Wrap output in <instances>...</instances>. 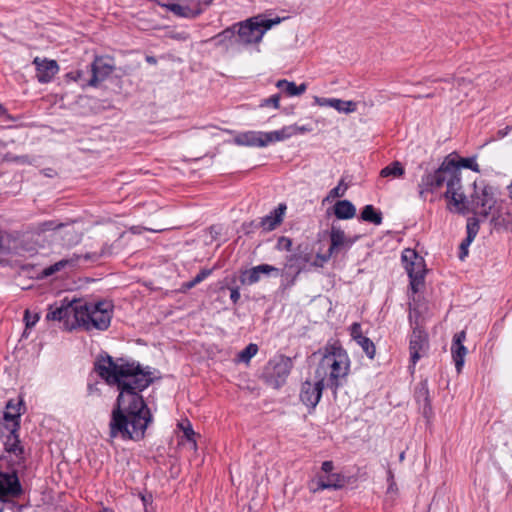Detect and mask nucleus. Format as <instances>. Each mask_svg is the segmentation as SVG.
Here are the masks:
<instances>
[{
	"instance_id": "obj_22",
	"label": "nucleus",
	"mask_w": 512,
	"mask_h": 512,
	"mask_svg": "<svg viewBox=\"0 0 512 512\" xmlns=\"http://www.w3.org/2000/svg\"><path fill=\"white\" fill-rule=\"evenodd\" d=\"M334 214L338 219H351L356 214V208L349 200H339L334 205Z\"/></svg>"
},
{
	"instance_id": "obj_11",
	"label": "nucleus",
	"mask_w": 512,
	"mask_h": 512,
	"mask_svg": "<svg viewBox=\"0 0 512 512\" xmlns=\"http://www.w3.org/2000/svg\"><path fill=\"white\" fill-rule=\"evenodd\" d=\"M114 70V66L110 59L105 57H96L91 64V78L87 82L82 83V88L96 87L104 81Z\"/></svg>"
},
{
	"instance_id": "obj_12",
	"label": "nucleus",
	"mask_w": 512,
	"mask_h": 512,
	"mask_svg": "<svg viewBox=\"0 0 512 512\" xmlns=\"http://www.w3.org/2000/svg\"><path fill=\"white\" fill-rule=\"evenodd\" d=\"M324 388H326V385L318 379L314 383L310 381L304 382L300 392L302 403L307 407L315 408L321 399Z\"/></svg>"
},
{
	"instance_id": "obj_43",
	"label": "nucleus",
	"mask_w": 512,
	"mask_h": 512,
	"mask_svg": "<svg viewBox=\"0 0 512 512\" xmlns=\"http://www.w3.org/2000/svg\"><path fill=\"white\" fill-rule=\"evenodd\" d=\"M459 165L463 168H468V169H471L476 172L479 171L478 164L476 163V161L473 158H462L459 161Z\"/></svg>"
},
{
	"instance_id": "obj_34",
	"label": "nucleus",
	"mask_w": 512,
	"mask_h": 512,
	"mask_svg": "<svg viewBox=\"0 0 512 512\" xmlns=\"http://www.w3.org/2000/svg\"><path fill=\"white\" fill-rule=\"evenodd\" d=\"M347 189H348V186H347V184L344 183V180L343 179L340 180L338 185L329 191L326 200L344 196Z\"/></svg>"
},
{
	"instance_id": "obj_60",
	"label": "nucleus",
	"mask_w": 512,
	"mask_h": 512,
	"mask_svg": "<svg viewBox=\"0 0 512 512\" xmlns=\"http://www.w3.org/2000/svg\"><path fill=\"white\" fill-rule=\"evenodd\" d=\"M403 459H404V453H401L400 460H403Z\"/></svg>"
},
{
	"instance_id": "obj_37",
	"label": "nucleus",
	"mask_w": 512,
	"mask_h": 512,
	"mask_svg": "<svg viewBox=\"0 0 512 512\" xmlns=\"http://www.w3.org/2000/svg\"><path fill=\"white\" fill-rule=\"evenodd\" d=\"M280 94H274L268 98L261 100L259 106L260 107H273L274 109H278L280 107Z\"/></svg>"
},
{
	"instance_id": "obj_14",
	"label": "nucleus",
	"mask_w": 512,
	"mask_h": 512,
	"mask_svg": "<svg viewBox=\"0 0 512 512\" xmlns=\"http://www.w3.org/2000/svg\"><path fill=\"white\" fill-rule=\"evenodd\" d=\"M33 64L36 68V78L40 83H49L59 71V65L55 60L35 57Z\"/></svg>"
},
{
	"instance_id": "obj_5",
	"label": "nucleus",
	"mask_w": 512,
	"mask_h": 512,
	"mask_svg": "<svg viewBox=\"0 0 512 512\" xmlns=\"http://www.w3.org/2000/svg\"><path fill=\"white\" fill-rule=\"evenodd\" d=\"M23 402L22 400L14 401L10 400L6 404L3 419L5 421L6 428L10 431L4 443V449L6 450V457L9 458L13 463L19 464L22 461V454L24 448L20 444V440L17 431L20 428V417L22 414Z\"/></svg>"
},
{
	"instance_id": "obj_21",
	"label": "nucleus",
	"mask_w": 512,
	"mask_h": 512,
	"mask_svg": "<svg viewBox=\"0 0 512 512\" xmlns=\"http://www.w3.org/2000/svg\"><path fill=\"white\" fill-rule=\"evenodd\" d=\"M276 87L283 91L289 97L300 96L307 90V85L305 83L296 85L295 82L288 81L286 79L278 80L276 82Z\"/></svg>"
},
{
	"instance_id": "obj_54",
	"label": "nucleus",
	"mask_w": 512,
	"mask_h": 512,
	"mask_svg": "<svg viewBox=\"0 0 512 512\" xmlns=\"http://www.w3.org/2000/svg\"><path fill=\"white\" fill-rule=\"evenodd\" d=\"M146 61L149 63V64H156L157 61H156V58L153 57V56H147L146 57Z\"/></svg>"
},
{
	"instance_id": "obj_36",
	"label": "nucleus",
	"mask_w": 512,
	"mask_h": 512,
	"mask_svg": "<svg viewBox=\"0 0 512 512\" xmlns=\"http://www.w3.org/2000/svg\"><path fill=\"white\" fill-rule=\"evenodd\" d=\"M453 87L456 88V90L459 92L451 97V99H459L460 93H463L464 95H467V88L471 85L470 81L461 78L457 79L453 84Z\"/></svg>"
},
{
	"instance_id": "obj_7",
	"label": "nucleus",
	"mask_w": 512,
	"mask_h": 512,
	"mask_svg": "<svg viewBox=\"0 0 512 512\" xmlns=\"http://www.w3.org/2000/svg\"><path fill=\"white\" fill-rule=\"evenodd\" d=\"M282 19L278 16L275 18H266L263 15L252 17L240 24L238 37L244 44L259 43L266 31L281 23Z\"/></svg>"
},
{
	"instance_id": "obj_8",
	"label": "nucleus",
	"mask_w": 512,
	"mask_h": 512,
	"mask_svg": "<svg viewBox=\"0 0 512 512\" xmlns=\"http://www.w3.org/2000/svg\"><path fill=\"white\" fill-rule=\"evenodd\" d=\"M402 262L410 278V286L413 293H417L424 284L425 261L412 249H405L402 252Z\"/></svg>"
},
{
	"instance_id": "obj_28",
	"label": "nucleus",
	"mask_w": 512,
	"mask_h": 512,
	"mask_svg": "<svg viewBox=\"0 0 512 512\" xmlns=\"http://www.w3.org/2000/svg\"><path fill=\"white\" fill-rule=\"evenodd\" d=\"M361 219L375 225H380L382 223V214L376 211L372 205H366L361 212Z\"/></svg>"
},
{
	"instance_id": "obj_18",
	"label": "nucleus",
	"mask_w": 512,
	"mask_h": 512,
	"mask_svg": "<svg viewBox=\"0 0 512 512\" xmlns=\"http://www.w3.org/2000/svg\"><path fill=\"white\" fill-rule=\"evenodd\" d=\"M272 272H275L276 274L279 273V269L269 265V264H261L255 267H252L251 269L246 270L242 276H241V283L252 285L257 283L262 275H269Z\"/></svg>"
},
{
	"instance_id": "obj_26",
	"label": "nucleus",
	"mask_w": 512,
	"mask_h": 512,
	"mask_svg": "<svg viewBox=\"0 0 512 512\" xmlns=\"http://www.w3.org/2000/svg\"><path fill=\"white\" fill-rule=\"evenodd\" d=\"M21 251L22 249L12 251L10 248L0 243V263L20 264L21 261L18 259V256H22Z\"/></svg>"
},
{
	"instance_id": "obj_9",
	"label": "nucleus",
	"mask_w": 512,
	"mask_h": 512,
	"mask_svg": "<svg viewBox=\"0 0 512 512\" xmlns=\"http://www.w3.org/2000/svg\"><path fill=\"white\" fill-rule=\"evenodd\" d=\"M291 363L288 358L280 357L270 360L264 368L263 378L274 388H279L290 373Z\"/></svg>"
},
{
	"instance_id": "obj_10",
	"label": "nucleus",
	"mask_w": 512,
	"mask_h": 512,
	"mask_svg": "<svg viewBox=\"0 0 512 512\" xmlns=\"http://www.w3.org/2000/svg\"><path fill=\"white\" fill-rule=\"evenodd\" d=\"M410 360L413 366L425 357L429 350V340L427 333L417 324L413 326V331L409 341Z\"/></svg>"
},
{
	"instance_id": "obj_49",
	"label": "nucleus",
	"mask_w": 512,
	"mask_h": 512,
	"mask_svg": "<svg viewBox=\"0 0 512 512\" xmlns=\"http://www.w3.org/2000/svg\"><path fill=\"white\" fill-rule=\"evenodd\" d=\"M230 291H231L230 299L232 300L233 303H237L238 300L240 299L239 289L238 288H231Z\"/></svg>"
},
{
	"instance_id": "obj_42",
	"label": "nucleus",
	"mask_w": 512,
	"mask_h": 512,
	"mask_svg": "<svg viewBox=\"0 0 512 512\" xmlns=\"http://www.w3.org/2000/svg\"><path fill=\"white\" fill-rule=\"evenodd\" d=\"M289 128H290V132H291V136H295V135H300V134H305V133H308V132H311L312 131V127L309 126V125H297V124H293V125H289Z\"/></svg>"
},
{
	"instance_id": "obj_24",
	"label": "nucleus",
	"mask_w": 512,
	"mask_h": 512,
	"mask_svg": "<svg viewBox=\"0 0 512 512\" xmlns=\"http://www.w3.org/2000/svg\"><path fill=\"white\" fill-rule=\"evenodd\" d=\"M291 137L292 136H291L289 125L284 126L279 130L264 132V139H265L266 146H268L269 144L275 143V142H281V141L287 140Z\"/></svg>"
},
{
	"instance_id": "obj_17",
	"label": "nucleus",
	"mask_w": 512,
	"mask_h": 512,
	"mask_svg": "<svg viewBox=\"0 0 512 512\" xmlns=\"http://www.w3.org/2000/svg\"><path fill=\"white\" fill-rule=\"evenodd\" d=\"M465 339H466L465 331H460L454 335L452 345H451L452 358H453V361L455 363V367H456V370L458 373L461 372V370L464 366L465 357L467 354V349L463 345V342L465 341Z\"/></svg>"
},
{
	"instance_id": "obj_25",
	"label": "nucleus",
	"mask_w": 512,
	"mask_h": 512,
	"mask_svg": "<svg viewBox=\"0 0 512 512\" xmlns=\"http://www.w3.org/2000/svg\"><path fill=\"white\" fill-rule=\"evenodd\" d=\"M405 174V168L399 161H393L380 171V176L383 178L397 179Z\"/></svg>"
},
{
	"instance_id": "obj_16",
	"label": "nucleus",
	"mask_w": 512,
	"mask_h": 512,
	"mask_svg": "<svg viewBox=\"0 0 512 512\" xmlns=\"http://www.w3.org/2000/svg\"><path fill=\"white\" fill-rule=\"evenodd\" d=\"M473 205L478 214L487 216L495 205V198L490 187H484L480 192H477Z\"/></svg>"
},
{
	"instance_id": "obj_53",
	"label": "nucleus",
	"mask_w": 512,
	"mask_h": 512,
	"mask_svg": "<svg viewBox=\"0 0 512 512\" xmlns=\"http://www.w3.org/2000/svg\"><path fill=\"white\" fill-rule=\"evenodd\" d=\"M157 1H158L159 5H161L162 7L167 8V9H168L169 4L172 3L169 0H157Z\"/></svg>"
},
{
	"instance_id": "obj_50",
	"label": "nucleus",
	"mask_w": 512,
	"mask_h": 512,
	"mask_svg": "<svg viewBox=\"0 0 512 512\" xmlns=\"http://www.w3.org/2000/svg\"><path fill=\"white\" fill-rule=\"evenodd\" d=\"M333 462L332 461H324L322 463L321 469L325 473H330L333 470Z\"/></svg>"
},
{
	"instance_id": "obj_30",
	"label": "nucleus",
	"mask_w": 512,
	"mask_h": 512,
	"mask_svg": "<svg viewBox=\"0 0 512 512\" xmlns=\"http://www.w3.org/2000/svg\"><path fill=\"white\" fill-rule=\"evenodd\" d=\"M356 343L362 348L369 359H373L375 357V345L368 337H358Z\"/></svg>"
},
{
	"instance_id": "obj_41",
	"label": "nucleus",
	"mask_w": 512,
	"mask_h": 512,
	"mask_svg": "<svg viewBox=\"0 0 512 512\" xmlns=\"http://www.w3.org/2000/svg\"><path fill=\"white\" fill-rule=\"evenodd\" d=\"M292 240L288 237L281 236L277 240L276 249L279 251H290Z\"/></svg>"
},
{
	"instance_id": "obj_29",
	"label": "nucleus",
	"mask_w": 512,
	"mask_h": 512,
	"mask_svg": "<svg viewBox=\"0 0 512 512\" xmlns=\"http://www.w3.org/2000/svg\"><path fill=\"white\" fill-rule=\"evenodd\" d=\"M332 108L337 110L340 113L349 114L355 112L357 109V104L351 100H342L338 98H333Z\"/></svg>"
},
{
	"instance_id": "obj_1",
	"label": "nucleus",
	"mask_w": 512,
	"mask_h": 512,
	"mask_svg": "<svg viewBox=\"0 0 512 512\" xmlns=\"http://www.w3.org/2000/svg\"><path fill=\"white\" fill-rule=\"evenodd\" d=\"M95 370L107 384L116 385L120 391L111 413L110 437L142 439L152 416L139 393L152 383L150 373L144 372L139 365L114 361L110 356L99 359Z\"/></svg>"
},
{
	"instance_id": "obj_47",
	"label": "nucleus",
	"mask_w": 512,
	"mask_h": 512,
	"mask_svg": "<svg viewBox=\"0 0 512 512\" xmlns=\"http://www.w3.org/2000/svg\"><path fill=\"white\" fill-rule=\"evenodd\" d=\"M314 103L318 106L332 107L333 98L314 97Z\"/></svg>"
},
{
	"instance_id": "obj_48",
	"label": "nucleus",
	"mask_w": 512,
	"mask_h": 512,
	"mask_svg": "<svg viewBox=\"0 0 512 512\" xmlns=\"http://www.w3.org/2000/svg\"><path fill=\"white\" fill-rule=\"evenodd\" d=\"M478 233V224L477 222H468L467 223V236L475 238Z\"/></svg>"
},
{
	"instance_id": "obj_6",
	"label": "nucleus",
	"mask_w": 512,
	"mask_h": 512,
	"mask_svg": "<svg viewBox=\"0 0 512 512\" xmlns=\"http://www.w3.org/2000/svg\"><path fill=\"white\" fill-rule=\"evenodd\" d=\"M24 453L19 464L6 457V450L0 456V501L6 502L22 494V486L17 476L18 469L24 466Z\"/></svg>"
},
{
	"instance_id": "obj_57",
	"label": "nucleus",
	"mask_w": 512,
	"mask_h": 512,
	"mask_svg": "<svg viewBox=\"0 0 512 512\" xmlns=\"http://www.w3.org/2000/svg\"><path fill=\"white\" fill-rule=\"evenodd\" d=\"M508 191H509V196L510 198L512 199V182L510 183V185L508 186Z\"/></svg>"
},
{
	"instance_id": "obj_4",
	"label": "nucleus",
	"mask_w": 512,
	"mask_h": 512,
	"mask_svg": "<svg viewBox=\"0 0 512 512\" xmlns=\"http://www.w3.org/2000/svg\"><path fill=\"white\" fill-rule=\"evenodd\" d=\"M321 354L315 369V379L322 381L326 388L336 392L350 372V358L347 351L337 342L328 343Z\"/></svg>"
},
{
	"instance_id": "obj_51",
	"label": "nucleus",
	"mask_w": 512,
	"mask_h": 512,
	"mask_svg": "<svg viewBox=\"0 0 512 512\" xmlns=\"http://www.w3.org/2000/svg\"><path fill=\"white\" fill-rule=\"evenodd\" d=\"M468 247L466 245V243L462 242L461 245H460V249H461V254H460V259H464L465 256H467L468 254Z\"/></svg>"
},
{
	"instance_id": "obj_45",
	"label": "nucleus",
	"mask_w": 512,
	"mask_h": 512,
	"mask_svg": "<svg viewBox=\"0 0 512 512\" xmlns=\"http://www.w3.org/2000/svg\"><path fill=\"white\" fill-rule=\"evenodd\" d=\"M350 335L353 340L356 342L358 337H364L361 329V325L359 323H353L350 328Z\"/></svg>"
},
{
	"instance_id": "obj_35",
	"label": "nucleus",
	"mask_w": 512,
	"mask_h": 512,
	"mask_svg": "<svg viewBox=\"0 0 512 512\" xmlns=\"http://www.w3.org/2000/svg\"><path fill=\"white\" fill-rule=\"evenodd\" d=\"M64 225H65L64 223L59 222L57 220H49V221L40 223L37 227V231L39 233H43V232L52 231V230L62 228V227H64Z\"/></svg>"
},
{
	"instance_id": "obj_19",
	"label": "nucleus",
	"mask_w": 512,
	"mask_h": 512,
	"mask_svg": "<svg viewBox=\"0 0 512 512\" xmlns=\"http://www.w3.org/2000/svg\"><path fill=\"white\" fill-rule=\"evenodd\" d=\"M234 142L240 146L266 147L263 131H246L235 136Z\"/></svg>"
},
{
	"instance_id": "obj_55",
	"label": "nucleus",
	"mask_w": 512,
	"mask_h": 512,
	"mask_svg": "<svg viewBox=\"0 0 512 512\" xmlns=\"http://www.w3.org/2000/svg\"><path fill=\"white\" fill-rule=\"evenodd\" d=\"M473 240H474L473 237L467 236L463 242L466 243L467 246H469Z\"/></svg>"
},
{
	"instance_id": "obj_44",
	"label": "nucleus",
	"mask_w": 512,
	"mask_h": 512,
	"mask_svg": "<svg viewBox=\"0 0 512 512\" xmlns=\"http://www.w3.org/2000/svg\"><path fill=\"white\" fill-rule=\"evenodd\" d=\"M388 488H387V494H396L397 492V485L394 481V475L391 470H388Z\"/></svg>"
},
{
	"instance_id": "obj_32",
	"label": "nucleus",
	"mask_w": 512,
	"mask_h": 512,
	"mask_svg": "<svg viewBox=\"0 0 512 512\" xmlns=\"http://www.w3.org/2000/svg\"><path fill=\"white\" fill-rule=\"evenodd\" d=\"M72 263H73V260L62 259V260L54 263L53 265L46 267L43 270V275L46 277L51 276V275L55 274L56 272H59L60 270L65 268L67 265H70Z\"/></svg>"
},
{
	"instance_id": "obj_40",
	"label": "nucleus",
	"mask_w": 512,
	"mask_h": 512,
	"mask_svg": "<svg viewBox=\"0 0 512 512\" xmlns=\"http://www.w3.org/2000/svg\"><path fill=\"white\" fill-rule=\"evenodd\" d=\"M179 426L182 429L184 436L187 438V440L193 441L194 445H196V442L194 439L195 432L193 431V428H192L190 422L186 420L185 422L180 423Z\"/></svg>"
},
{
	"instance_id": "obj_27",
	"label": "nucleus",
	"mask_w": 512,
	"mask_h": 512,
	"mask_svg": "<svg viewBox=\"0 0 512 512\" xmlns=\"http://www.w3.org/2000/svg\"><path fill=\"white\" fill-rule=\"evenodd\" d=\"M235 37V31L232 28H227L217 35L211 37L207 42L214 43L215 46H227Z\"/></svg>"
},
{
	"instance_id": "obj_52",
	"label": "nucleus",
	"mask_w": 512,
	"mask_h": 512,
	"mask_svg": "<svg viewBox=\"0 0 512 512\" xmlns=\"http://www.w3.org/2000/svg\"><path fill=\"white\" fill-rule=\"evenodd\" d=\"M193 287H195V284L190 280L182 284L181 291L185 292L187 290L192 289Z\"/></svg>"
},
{
	"instance_id": "obj_23",
	"label": "nucleus",
	"mask_w": 512,
	"mask_h": 512,
	"mask_svg": "<svg viewBox=\"0 0 512 512\" xmlns=\"http://www.w3.org/2000/svg\"><path fill=\"white\" fill-rule=\"evenodd\" d=\"M343 478L339 474H332L326 479L320 478L317 482V487L314 492L325 490V489H339L343 487Z\"/></svg>"
},
{
	"instance_id": "obj_31",
	"label": "nucleus",
	"mask_w": 512,
	"mask_h": 512,
	"mask_svg": "<svg viewBox=\"0 0 512 512\" xmlns=\"http://www.w3.org/2000/svg\"><path fill=\"white\" fill-rule=\"evenodd\" d=\"M258 352L257 344L250 343L238 354V361L243 363H249L251 358L254 357Z\"/></svg>"
},
{
	"instance_id": "obj_38",
	"label": "nucleus",
	"mask_w": 512,
	"mask_h": 512,
	"mask_svg": "<svg viewBox=\"0 0 512 512\" xmlns=\"http://www.w3.org/2000/svg\"><path fill=\"white\" fill-rule=\"evenodd\" d=\"M40 315L39 313H32L29 309H26L24 312V321L26 328H32L39 321Z\"/></svg>"
},
{
	"instance_id": "obj_20",
	"label": "nucleus",
	"mask_w": 512,
	"mask_h": 512,
	"mask_svg": "<svg viewBox=\"0 0 512 512\" xmlns=\"http://www.w3.org/2000/svg\"><path fill=\"white\" fill-rule=\"evenodd\" d=\"M286 208L287 207L285 204H279L278 207H276L268 215L262 218L260 223L261 227L265 231L274 230L278 225L282 223Z\"/></svg>"
},
{
	"instance_id": "obj_13",
	"label": "nucleus",
	"mask_w": 512,
	"mask_h": 512,
	"mask_svg": "<svg viewBox=\"0 0 512 512\" xmlns=\"http://www.w3.org/2000/svg\"><path fill=\"white\" fill-rule=\"evenodd\" d=\"M168 10L174 15L183 18H195L202 12L201 3L198 0H179L175 3H170Z\"/></svg>"
},
{
	"instance_id": "obj_15",
	"label": "nucleus",
	"mask_w": 512,
	"mask_h": 512,
	"mask_svg": "<svg viewBox=\"0 0 512 512\" xmlns=\"http://www.w3.org/2000/svg\"><path fill=\"white\" fill-rule=\"evenodd\" d=\"M354 243V240L347 238L345 232L336 226H332L330 230V247L328 255L323 257L327 261L332 255L338 253L342 249H349Z\"/></svg>"
},
{
	"instance_id": "obj_3",
	"label": "nucleus",
	"mask_w": 512,
	"mask_h": 512,
	"mask_svg": "<svg viewBox=\"0 0 512 512\" xmlns=\"http://www.w3.org/2000/svg\"><path fill=\"white\" fill-rule=\"evenodd\" d=\"M444 186L446 187L445 197L457 210H461L465 196L462 192L461 173L453 163L443 164L433 173L423 175L418 185L419 196L426 199L428 193L435 192Z\"/></svg>"
},
{
	"instance_id": "obj_46",
	"label": "nucleus",
	"mask_w": 512,
	"mask_h": 512,
	"mask_svg": "<svg viewBox=\"0 0 512 512\" xmlns=\"http://www.w3.org/2000/svg\"><path fill=\"white\" fill-rule=\"evenodd\" d=\"M211 273H212V270H210V269H202L191 281L196 286L197 284L204 281Z\"/></svg>"
},
{
	"instance_id": "obj_56",
	"label": "nucleus",
	"mask_w": 512,
	"mask_h": 512,
	"mask_svg": "<svg viewBox=\"0 0 512 512\" xmlns=\"http://www.w3.org/2000/svg\"><path fill=\"white\" fill-rule=\"evenodd\" d=\"M6 113V109L0 104V115H4Z\"/></svg>"
},
{
	"instance_id": "obj_59",
	"label": "nucleus",
	"mask_w": 512,
	"mask_h": 512,
	"mask_svg": "<svg viewBox=\"0 0 512 512\" xmlns=\"http://www.w3.org/2000/svg\"><path fill=\"white\" fill-rule=\"evenodd\" d=\"M100 512H113L111 509L103 508Z\"/></svg>"
},
{
	"instance_id": "obj_58",
	"label": "nucleus",
	"mask_w": 512,
	"mask_h": 512,
	"mask_svg": "<svg viewBox=\"0 0 512 512\" xmlns=\"http://www.w3.org/2000/svg\"><path fill=\"white\" fill-rule=\"evenodd\" d=\"M299 272H300L299 270H298V271H296V275L292 278V280H291V282H290V285H293V284H294L295 279H296V276L299 274Z\"/></svg>"
},
{
	"instance_id": "obj_39",
	"label": "nucleus",
	"mask_w": 512,
	"mask_h": 512,
	"mask_svg": "<svg viewBox=\"0 0 512 512\" xmlns=\"http://www.w3.org/2000/svg\"><path fill=\"white\" fill-rule=\"evenodd\" d=\"M65 77L70 81L78 82L81 87L83 82L88 81L85 79L84 72L82 70L70 71L65 75Z\"/></svg>"
},
{
	"instance_id": "obj_61",
	"label": "nucleus",
	"mask_w": 512,
	"mask_h": 512,
	"mask_svg": "<svg viewBox=\"0 0 512 512\" xmlns=\"http://www.w3.org/2000/svg\"><path fill=\"white\" fill-rule=\"evenodd\" d=\"M432 96H433V94H427L425 97L430 98Z\"/></svg>"
},
{
	"instance_id": "obj_33",
	"label": "nucleus",
	"mask_w": 512,
	"mask_h": 512,
	"mask_svg": "<svg viewBox=\"0 0 512 512\" xmlns=\"http://www.w3.org/2000/svg\"><path fill=\"white\" fill-rule=\"evenodd\" d=\"M72 263H73V260L62 259V260L54 263L53 265L46 267L43 270V275L46 277L51 276V275L55 274L56 272H59L60 270L65 268L67 265H70Z\"/></svg>"
},
{
	"instance_id": "obj_2",
	"label": "nucleus",
	"mask_w": 512,
	"mask_h": 512,
	"mask_svg": "<svg viewBox=\"0 0 512 512\" xmlns=\"http://www.w3.org/2000/svg\"><path fill=\"white\" fill-rule=\"evenodd\" d=\"M112 315L113 304L110 301L92 303L84 300H63L60 304L49 306L46 319L62 322L69 331L77 328L90 331L108 329Z\"/></svg>"
}]
</instances>
